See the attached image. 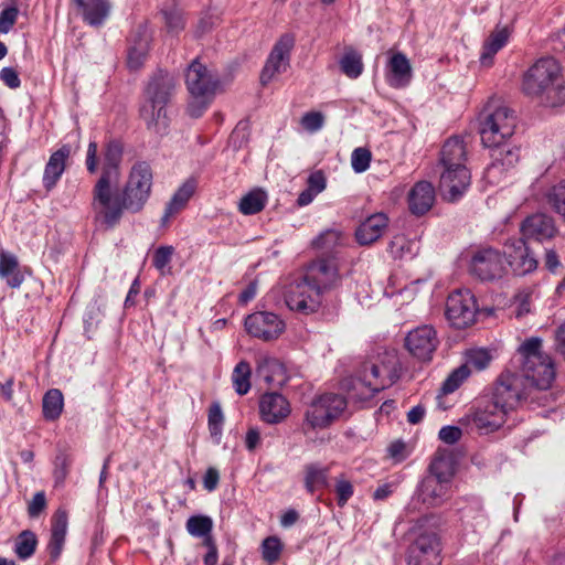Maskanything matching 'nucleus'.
<instances>
[{"label": "nucleus", "instance_id": "f257e3e1", "mask_svg": "<svg viewBox=\"0 0 565 565\" xmlns=\"http://www.w3.org/2000/svg\"><path fill=\"white\" fill-rule=\"evenodd\" d=\"M150 192V179H98L92 202L95 220L111 228L119 223L124 211L139 212Z\"/></svg>", "mask_w": 565, "mask_h": 565}, {"label": "nucleus", "instance_id": "f03ea898", "mask_svg": "<svg viewBox=\"0 0 565 565\" xmlns=\"http://www.w3.org/2000/svg\"><path fill=\"white\" fill-rule=\"evenodd\" d=\"M516 126L514 111L499 100H490L486 106L481 124L480 136L482 145L490 149L491 162L486 172L492 175H501L510 172L519 161L516 148L507 145Z\"/></svg>", "mask_w": 565, "mask_h": 565}, {"label": "nucleus", "instance_id": "7ed1b4c3", "mask_svg": "<svg viewBox=\"0 0 565 565\" xmlns=\"http://www.w3.org/2000/svg\"><path fill=\"white\" fill-rule=\"evenodd\" d=\"M522 90L550 108L565 104V81L558 62L552 57L536 61L523 75Z\"/></svg>", "mask_w": 565, "mask_h": 565}, {"label": "nucleus", "instance_id": "20e7f679", "mask_svg": "<svg viewBox=\"0 0 565 565\" xmlns=\"http://www.w3.org/2000/svg\"><path fill=\"white\" fill-rule=\"evenodd\" d=\"M174 77L159 72L149 82L140 105V118L156 134H164L169 126L167 105L174 90Z\"/></svg>", "mask_w": 565, "mask_h": 565}, {"label": "nucleus", "instance_id": "39448f33", "mask_svg": "<svg viewBox=\"0 0 565 565\" xmlns=\"http://www.w3.org/2000/svg\"><path fill=\"white\" fill-rule=\"evenodd\" d=\"M452 471L447 460L436 458L429 466V473L420 481L415 497L406 507L408 512H416L425 508L441 505L449 497L452 481Z\"/></svg>", "mask_w": 565, "mask_h": 565}, {"label": "nucleus", "instance_id": "423d86ee", "mask_svg": "<svg viewBox=\"0 0 565 565\" xmlns=\"http://www.w3.org/2000/svg\"><path fill=\"white\" fill-rule=\"evenodd\" d=\"M541 347L542 340L540 338L527 339L520 347L522 377L531 386L547 390L555 379V369L552 359L542 352Z\"/></svg>", "mask_w": 565, "mask_h": 565}, {"label": "nucleus", "instance_id": "0eeeda50", "mask_svg": "<svg viewBox=\"0 0 565 565\" xmlns=\"http://www.w3.org/2000/svg\"><path fill=\"white\" fill-rule=\"evenodd\" d=\"M185 84L192 98L188 111L192 117H199L218 92L220 82L205 65L195 60L186 71Z\"/></svg>", "mask_w": 565, "mask_h": 565}, {"label": "nucleus", "instance_id": "6e6552de", "mask_svg": "<svg viewBox=\"0 0 565 565\" xmlns=\"http://www.w3.org/2000/svg\"><path fill=\"white\" fill-rule=\"evenodd\" d=\"M427 521V516L419 519L412 527L415 537L407 551L408 565H439L441 563L440 539L434 530L425 527Z\"/></svg>", "mask_w": 565, "mask_h": 565}, {"label": "nucleus", "instance_id": "1a4fd4ad", "mask_svg": "<svg viewBox=\"0 0 565 565\" xmlns=\"http://www.w3.org/2000/svg\"><path fill=\"white\" fill-rule=\"evenodd\" d=\"M507 415L491 399H486L473 404L459 423L467 430L479 435H489L498 431L505 424Z\"/></svg>", "mask_w": 565, "mask_h": 565}, {"label": "nucleus", "instance_id": "9d476101", "mask_svg": "<svg viewBox=\"0 0 565 565\" xmlns=\"http://www.w3.org/2000/svg\"><path fill=\"white\" fill-rule=\"evenodd\" d=\"M347 407L338 394H324L315 399L305 414L303 429H322L329 426Z\"/></svg>", "mask_w": 565, "mask_h": 565}, {"label": "nucleus", "instance_id": "9b49d317", "mask_svg": "<svg viewBox=\"0 0 565 565\" xmlns=\"http://www.w3.org/2000/svg\"><path fill=\"white\" fill-rule=\"evenodd\" d=\"M525 391L523 379L513 372L505 371L495 382L491 401L508 414L525 396Z\"/></svg>", "mask_w": 565, "mask_h": 565}, {"label": "nucleus", "instance_id": "f8f14e48", "mask_svg": "<svg viewBox=\"0 0 565 565\" xmlns=\"http://www.w3.org/2000/svg\"><path fill=\"white\" fill-rule=\"evenodd\" d=\"M438 167L441 177H466L471 173L467 166V147L460 137H451L445 141L440 150Z\"/></svg>", "mask_w": 565, "mask_h": 565}, {"label": "nucleus", "instance_id": "ddd939ff", "mask_svg": "<svg viewBox=\"0 0 565 565\" xmlns=\"http://www.w3.org/2000/svg\"><path fill=\"white\" fill-rule=\"evenodd\" d=\"M477 311L476 298L470 290H456L449 295L446 316L454 327L461 329L471 326L476 320Z\"/></svg>", "mask_w": 565, "mask_h": 565}, {"label": "nucleus", "instance_id": "4468645a", "mask_svg": "<svg viewBox=\"0 0 565 565\" xmlns=\"http://www.w3.org/2000/svg\"><path fill=\"white\" fill-rule=\"evenodd\" d=\"M247 333L264 342L277 340L286 330L285 321L270 311H257L245 318Z\"/></svg>", "mask_w": 565, "mask_h": 565}, {"label": "nucleus", "instance_id": "2eb2a0df", "mask_svg": "<svg viewBox=\"0 0 565 565\" xmlns=\"http://www.w3.org/2000/svg\"><path fill=\"white\" fill-rule=\"evenodd\" d=\"M438 345L437 331L430 324L419 326L411 330L405 337L406 350L420 362L431 361Z\"/></svg>", "mask_w": 565, "mask_h": 565}, {"label": "nucleus", "instance_id": "dca6fc26", "mask_svg": "<svg viewBox=\"0 0 565 565\" xmlns=\"http://www.w3.org/2000/svg\"><path fill=\"white\" fill-rule=\"evenodd\" d=\"M122 147L118 141H109L106 145L102 163L98 160V146L96 141H90L86 152V169L90 174L102 172L104 177H110L117 172L121 161Z\"/></svg>", "mask_w": 565, "mask_h": 565}, {"label": "nucleus", "instance_id": "f3484780", "mask_svg": "<svg viewBox=\"0 0 565 565\" xmlns=\"http://www.w3.org/2000/svg\"><path fill=\"white\" fill-rule=\"evenodd\" d=\"M295 46V36L286 33L275 43L267 62L262 71L260 81L266 85L285 73L290 64V53Z\"/></svg>", "mask_w": 565, "mask_h": 565}, {"label": "nucleus", "instance_id": "a211bd4d", "mask_svg": "<svg viewBox=\"0 0 565 565\" xmlns=\"http://www.w3.org/2000/svg\"><path fill=\"white\" fill-rule=\"evenodd\" d=\"M393 383L382 375L380 364H364L361 375L353 381L351 397L365 401Z\"/></svg>", "mask_w": 565, "mask_h": 565}, {"label": "nucleus", "instance_id": "6ab92c4d", "mask_svg": "<svg viewBox=\"0 0 565 565\" xmlns=\"http://www.w3.org/2000/svg\"><path fill=\"white\" fill-rule=\"evenodd\" d=\"M470 271L473 276L483 281L500 279L505 274L503 257L495 249H482L472 257Z\"/></svg>", "mask_w": 565, "mask_h": 565}, {"label": "nucleus", "instance_id": "aec40b11", "mask_svg": "<svg viewBox=\"0 0 565 565\" xmlns=\"http://www.w3.org/2000/svg\"><path fill=\"white\" fill-rule=\"evenodd\" d=\"M321 301L320 289L312 287L305 278L292 285L286 296L289 309L302 313L317 311Z\"/></svg>", "mask_w": 565, "mask_h": 565}, {"label": "nucleus", "instance_id": "412c9836", "mask_svg": "<svg viewBox=\"0 0 565 565\" xmlns=\"http://www.w3.org/2000/svg\"><path fill=\"white\" fill-rule=\"evenodd\" d=\"M312 287L320 289L322 295L326 290L334 287L340 280L337 264L332 259H319L312 263L303 277Z\"/></svg>", "mask_w": 565, "mask_h": 565}, {"label": "nucleus", "instance_id": "4be33fe9", "mask_svg": "<svg viewBox=\"0 0 565 565\" xmlns=\"http://www.w3.org/2000/svg\"><path fill=\"white\" fill-rule=\"evenodd\" d=\"M504 253L510 267L516 275H526L536 269L537 260L531 255L522 238L509 241Z\"/></svg>", "mask_w": 565, "mask_h": 565}, {"label": "nucleus", "instance_id": "5701e85b", "mask_svg": "<svg viewBox=\"0 0 565 565\" xmlns=\"http://www.w3.org/2000/svg\"><path fill=\"white\" fill-rule=\"evenodd\" d=\"M290 412V404L281 394L267 393L260 397L259 414L262 419L268 424L280 423Z\"/></svg>", "mask_w": 565, "mask_h": 565}, {"label": "nucleus", "instance_id": "b1692460", "mask_svg": "<svg viewBox=\"0 0 565 565\" xmlns=\"http://www.w3.org/2000/svg\"><path fill=\"white\" fill-rule=\"evenodd\" d=\"M522 235L526 239L543 242L552 238L556 228L551 217L545 214L529 216L521 226Z\"/></svg>", "mask_w": 565, "mask_h": 565}, {"label": "nucleus", "instance_id": "393cba45", "mask_svg": "<svg viewBox=\"0 0 565 565\" xmlns=\"http://www.w3.org/2000/svg\"><path fill=\"white\" fill-rule=\"evenodd\" d=\"M435 188L426 181H418L408 193V207L414 215H423L428 212L435 202Z\"/></svg>", "mask_w": 565, "mask_h": 565}, {"label": "nucleus", "instance_id": "a878e982", "mask_svg": "<svg viewBox=\"0 0 565 565\" xmlns=\"http://www.w3.org/2000/svg\"><path fill=\"white\" fill-rule=\"evenodd\" d=\"M412 79L409 60L402 53H394L386 66V82L394 88L406 87Z\"/></svg>", "mask_w": 565, "mask_h": 565}, {"label": "nucleus", "instance_id": "bb28decb", "mask_svg": "<svg viewBox=\"0 0 565 565\" xmlns=\"http://www.w3.org/2000/svg\"><path fill=\"white\" fill-rule=\"evenodd\" d=\"M196 190V183L193 179H189L173 193L167 203L164 213L161 217V224L168 225L181 211L185 209L188 202Z\"/></svg>", "mask_w": 565, "mask_h": 565}, {"label": "nucleus", "instance_id": "cd10ccee", "mask_svg": "<svg viewBox=\"0 0 565 565\" xmlns=\"http://www.w3.org/2000/svg\"><path fill=\"white\" fill-rule=\"evenodd\" d=\"M257 374L273 387H281L288 381L285 366L277 359L267 355L257 360Z\"/></svg>", "mask_w": 565, "mask_h": 565}, {"label": "nucleus", "instance_id": "c85d7f7f", "mask_svg": "<svg viewBox=\"0 0 565 565\" xmlns=\"http://www.w3.org/2000/svg\"><path fill=\"white\" fill-rule=\"evenodd\" d=\"M510 31L507 26L495 28L484 40L480 53V64L490 67L494 62L495 54L507 45Z\"/></svg>", "mask_w": 565, "mask_h": 565}, {"label": "nucleus", "instance_id": "c756f323", "mask_svg": "<svg viewBox=\"0 0 565 565\" xmlns=\"http://www.w3.org/2000/svg\"><path fill=\"white\" fill-rule=\"evenodd\" d=\"M388 218L383 213L367 217L356 230L355 236L361 245H369L379 239L387 227Z\"/></svg>", "mask_w": 565, "mask_h": 565}, {"label": "nucleus", "instance_id": "7c9ffc66", "mask_svg": "<svg viewBox=\"0 0 565 565\" xmlns=\"http://www.w3.org/2000/svg\"><path fill=\"white\" fill-rule=\"evenodd\" d=\"M81 9L83 19L89 25L98 26L104 23L110 11L106 0H73Z\"/></svg>", "mask_w": 565, "mask_h": 565}, {"label": "nucleus", "instance_id": "2f4dec72", "mask_svg": "<svg viewBox=\"0 0 565 565\" xmlns=\"http://www.w3.org/2000/svg\"><path fill=\"white\" fill-rule=\"evenodd\" d=\"M67 531V513L58 509L52 519L51 541L49 543L50 555L56 559L63 550Z\"/></svg>", "mask_w": 565, "mask_h": 565}, {"label": "nucleus", "instance_id": "473e14b6", "mask_svg": "<svg viewBox=\"0 0 565 565\" xmlns=\"http://www.w3.org/2000/svg\"><path fill=\"white\" fill-rule=\"evenodd\" d=\"M77 148L72 145H63L54 151L46 164L45 177H61L71 157L76 152Z\"/></svg>", "mask_w": 565, "mask_h": 565}, {"label": "nucleus", "instance_id": "72a5a7b5", "mask_svg": "<svg viewBox=\"0 0 565 565\" xmlns=\"http://www.w3.org/2000/svg\"><path fill=\"white\" fill-rule=\"evenodd\" d=\"M249 136V124L247 121H239L230 136L226 152L228 154L242 152L239 157L241 159H244L246 156L245 149L248 145Z\"/></svg>", "mask_w": 565, "mask_h": 565}, {"label": "nucleus", "instance_id": "f704fd0d", "mask_svg": "<svg viewBox=\"0 0 565 565\" xmlns=\"http://www.w3.org/2000/svg\"><path fill=\"white\" fill-rule=\"evenodd\" d=\"M0 277L12 288H18L22 284L23 275L13 255L3 252L0 254Z\"/></svg>", "mask_w": 565, "mask_h": 565}, {"label": "nucleus", "instance_id": "c9c22d12", "mask_svg": "<svg viewBox=\"0 0 565 565\" xmlns=\"http://www.w3.org/2000/svg\"><path fill=\"white\" fill-rule=\"evenodd\" d=\"M267 193L257 188L242 196L238 203V210L244 215H253L263 211L267 203Z\"/></svg>", "mask_w": 565, "mask_h": 565}, {"label": "nucleus", "instance_id": "e433bc0d", "mask_svg": "<svg viewBox=\"0 0 565 565\" xmlns=\"http://www.w3.org/2000/svg\"><path fill=\"white\" fill-rule=\"evenodd\" d=\"M469 184L467 179H440L439 194L443 200L455 202L465 194Z\"/></svg>", "mask_w": 565, "mask_h": 565}, {"label": "nucleus", "instance_id": "4c0bfd02", "mask_svg": "<svg viewBox=\"0 0 565 565\" xmlns=\"http://www.w3.org/2000/svg\"><path fill=\"white\" fill-rule=\"evenodd\" d=\"M329 468L319 465H308L305 468V487L308 492L313 493L316 490L328 487Z\"/></svg>", "mask_w": 565, "mask_h": 565}, {"label": "nucleus", "instance_id": "58836bf2", "mask_svg": "<svg viewBox=\"0 0 565 565\" xmlns=\"http://www.w3.org/2000/svg\"><path fill=\"white\" fill-rule=\"evenodd\" d=\"M493 359V353L489 349L484 348H475L470 349L465 354V364L462 366H468L470 372L482 371L487 369L490 362Z\"/></svg>", "mask_w": 565, "mask_h": 565}, {"label": "nucleus", "instance_id": "ea45409f", "mask_svg": "<svg viewBox=\"0 0 565 565\" xmlns=\"http://www.w3.org/2000/svg\"><path fill=\"white\" fill-rule=\"evenodd\" d=\"M340 68L350 78H358L363 72L362 55L349 49L340 58Z\"/></svg>", "mask_w": 565, "mask_h": 565}, {"label": "nucleus", "instance_id": "a19ab883", "mask_svg": "<svg viewBox=\"0 0 565 565\" xmlns=\"http://www.w3.org/2000/svg\"><path fill=\"white\" fill-rule=\"evenodd\" d=\"M63 411V395L58 390H50L43 397V415L49 420L60 417Z\"/></svg>", "mask_w": 565, "mask_h": 565}, {"label": "nucleus", "instance_id": "79ce46f5", "mask_svg": "<svg viewBox=\"0 0 565 565\" xmlns=\"http://www.w3.org/2000/svg\"><path fill=\"white\" fill-rule=\"evenodd\" d=\"M252 369L246 361H241L234 367L232 382L237 394L245 395L250 388Z\"/></svg>", "mask_w": 565, "mask_h": 565}, {"label": "nucleus", "instance_id": "37998d69", "mask_svg": "<svg viewBox=\"0 0 565 565\" xmlns=\"http://www.w3.org/2000/svg\"><path fill=\"white\" fill-rule=\"evenodd\" d=\"M149 50V40L147 36L140 38L130 46L128 51L127 63L131 70H138L146 61Z\"/></svg>", "mask_w": 565, "mask_h": 565}, {"label": "nucleus", "instance_id": "c03bdc74", "mask_svg": "<svg viewBox=\"0 0 565 565\" xmlns=\"http://www.w3.org/2000/svg\"><path fill=\"white\" fill-rule=\"evenodd\" d=\"M213 521L210 516L196 515L186 521V531L195 537H212Z\"/></svg>", "mask_w": 565, "mask_h": 565}, {"label": "nucleus", "instance_id": "a18cd8bd", "mask_svg": "<svg viewBox=\"0 0 565 565\" xmlns=\"http://www.w3.org/2000/svg\"><path fill=\"white\" fill-rule=\"evenodd\" d=\"M375 364H380L382 375L388 379L392 383L396 381L398 377V359L394 351L385 352L382 358H380Z\"/></svg>", "mask_w": 565, "mask_h": 565}, {"label": "nucleus", "instance_id": "49530a36", "mask_svg": "<svg viewBox=\"0 0 565 565\" xmlns=\"http://www.w3.org/2000/svg\"><path fill=\"white\" fill-rule=\"evenodd\" d=\"M36 537L31 531H23L15 543V553L22 558H29L35 551Z\"/></svg>", "mask_w": 565, "mask_h": 565}, {"label": "nucleus", "instance_id": "de8ad7c7", "mask_svg": "<svg viewBox=\"0 0 565 565\" xmlns=\"http://www.w3.org/2000/svg\"><path fill=\"white\" fill-rule=\"evenodd\" d=\"M326 189V179H309V184L303 190L297 200L299 206L310 204L313 199Z\"/></svg>", "mask_w": 565, "mask_h": 565}, {"label": "nucleus", "instance_id": "09e8293b", "mask_svg": "<svg viewBox=\"0 0 565 565\" xmlns=\"http://www.w3.org/2000/svg\"><path fill=\"white\" fill-rule=\"evenodd\" d=\"M342 241V233L339 230H327L322 232L313 242V246L321 249H332L340 245Z\"/></svg>", "mask_w": 565, "mask_h": 565}, {"label": "nucleus", "instance_id": "8fccbe9b", "mask_svg": "<svg viewBox=\"0 0 565 565\" xmlns=\"http://www.w3.org/2000/svg\"><path fill=\"white\" fill-rule=\"evenodd\" d=\"M470 375V370L468 366H459L455 371H452L449 376L446 379L441 386V391L444 394H449L456 391L460 384Z\"/></svg>", "mask_w": 565, "mask_h": 565}, {"label": "nucleus", "instance_id": "3c124183", "mask_svg": "<svg viewBox=\"0 0 565 565\" xmlns=\"http://www.w3.org/2000/svg\"><path fill=\"white\" fill-rule=\"evenodd\" d=\"M281 550H282L281 542L276 536H269L263 541V544H262L263 558L270 564L278 561Z\"/></svg>", "mask_w": 565, "mask_h": 565}, {"label": "nucleus", "instance_id": "603ef678", "mask_svg": "<svg viewBox=\"0 0 565 565\" xmlns=\"http://www.w3.org/2000/svg\"><path fill=\"white\" fill-rule=\"evenodd\" d=\"M551 206L562 215H565V180H562L547 194Z\"/></svg>", "mask_w": 565, "mask_h": 565}, {"label": "nucleus", "instance_id": "864d4df0", "mask_svg": "<svg viewBox=\"0 0 565 565\" xmlns=\"http://www.w3.org/2000/svg\"><path fill=\"white\" fill-rule=\"evenodd\" d=\"M371 161V152L365 148H356L351 156V164L355 173L364 172Z\"/></svg>", "mask_w": 565, "mask_h": 565}, {"label": "nucleus", "instance_id": "5fc2aeb1", "mask_svg": "<svg viewBox=\"0 0 565 565\" xmlns=\"http://www.w3.org/2000/svg\"><path fill=\"white\" fill-rule=\"evenodd\" d=\"M224 416L220 404L215 403L209 411V428L211 435L217 437L221 435Z\"/></svg>", "mask_w": 565, "mask_h": 565}, {"label": "nucleus", "instance_id": "6e6d98bb", "mask_svg": "<svg viewBox=\"0 0 565 565\" xmlns=\"http://www.w3.org/2000/svg\"><path fill=\"white\" fill-rule=\"evenodd\" d=\"M300 122L305 130L315 132L322 128L324 117L320 111H310L302 116Z\"/></svg>", "mask_w": 565, "mask_h": 565}, {"label": "nucleus", "instance_id": "4d7b16f0", "mask_svg": "<svg viewBox=\"0 0 565 565\" xmlns=\"http://www.w3.org/2000/svg\"><path fill=\"white\" fill-rule=\"evenodd\" d=\"M174 248L172 246H160L153 255V266L160 271L164 273V269L171 262Z\"/></svg>", "mask_w": 565, "mask_h": 565}, {"label": "nucleus", "instance_id": "13d9d810", "mask_svg": "<svg viewBox=\"0 0 565 565\" xmlns=\"http://www.w3.org/2000/svg\"><path fill=\"white\" fill-rule=\"evenodd\" d=\"M335 493H337L338 505L344 507L347 504L348 500L353 494L352 483L344 478L337 479Z\"/></svg>", "mask_w": 565, "mask_h": 565}, {"label": "nucleus", "instance_id": "bf43d9fd", "mask_svg": "<svg viewBox=\"0 0 565 565\" xmlns=\"http://www.w3.org/2000/svg\"><path fill=\"white\" fill-rule=\"evenodd\" d=\"M19 10L15 6L4 8L0 12V32L8 33L14 25Z\"/></svg>", "mask_w": 565, "mask_h": 565}, {"label": "nucleus", "instance_id": "052dcab7", "mask_svg": "<svg viewBox=\"0 0 565 565\" xmlns=\"http://www.w3.org/2000/svg\"><path fill=\"white\" fill-rule=\"evenodd\" d=\"M387 454L394 462H401L407 458L408 449L404 441L395 440L387 447Z\"/></svg>", "mask_w": 565, "mask_h": 565}, {"label": "nucleus", "instance_id": "680f3d73", "mask_svg": "<svg viewBox=\"0 0 565 565\" xmlns=\"http://www.w3.org/2000/svg\"><path fill=\"white\" fill-rule=\"evenodd\" d=\"M439 439L448 445L456 444L462 436L460 427L457 426H444L439 430Z\"/></svg>", "mask_w": 565, "mask_h": 565}, {"label": "nucleus", "instance_id": "e2e57ef3", "mask_svg": "<svg viewBox=\"0 0 565 565\" xmlns=\"http://www.w3.org/2000/svg\"><path fill=\"white\" fill-rule=\"evenodd\" d=\"M46 507V500H45V494L43 491H40V492H36L31 502L29 503V508H28V511H29V514L31 516H38L43 510L44 508Z\"/></svg>", "mask_w": 565, "mask_h": 565}, {"label": "nucleus", "instance_id": "0e129e2a", "mask_svg": "<svg viewBox=\"0 0 565 565\" xmlns=\"http://www.w3.org/2000/svg\"><path fill=\"white\" fill-rule=\"evenodd\" d=\"M1 81L10 88H17L20 86V78L18 73L11 67H4L0 72Z\"/></svg>", "mask_w": 565, "mask_h": 565}, {"label": "nucleus", "instance_id": "69168bd1", "mask_svg": "<svg viewBox=\"0 0 565 565\" xmlns=\"http://www.w3.org/2000/svg\"><path fill=\"white\" fill-rule=\"evenodd\" d=\"M68 459L64 455H60L55 459V481L63 482L67 475Z\"/></svg>", "mask_w": 565, "mask_h": 565}, {"label": "nucleus", "instance_id": "338daca9", "mask_svg": "<svg viewBox=\"0 0 565 565\" xmlns=\"http://www.w3.org/2000/svg\"><path fill=\"white\" fill-rule=\"evenodd\" d=\"M220 475L215 468H209L203 478V486L207 491H213L218 483Z\"/></svg>", "mask_w": 565, "mask_h": 565}, {"label": "nucleus", "instance_id": "774afa93", "mask_svg": "<svg viewBox=\"0 0 565 565\" xmlns=\"http://www.w3.org/2000/svg\"><path fill=\"white\" fill-rule=\"evenodd\" d=\"M204 544L209 547V552L204 557L205 565H216L217 563V548L213 542L212 537H206L204 540Z\"/></svg>", "mask_w": 565, "mask_h": 565}]
</instances>
